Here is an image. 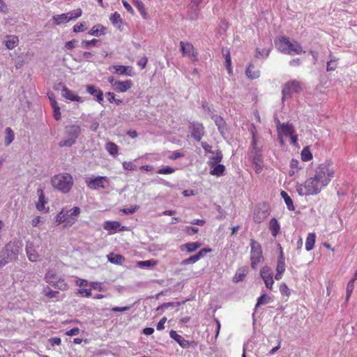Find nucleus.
Listing matches in <instances>:
<instances>
[{
    "label": "nucleus",
    "mask_w": 357,
    "mask_h": 357,
    "mask_svg": "<svg viewBox=\"0 0 357 357\" xmlns=\"http://www.w3.org/2000/svg\"><path fill=\"white\" fill-rule=\"evenodd\" d=\"M296 188L299 195L306 196L319 194L323 187L312 176L307 178L303 184H298Z\"/></svg>",
    "instance_id": "obj_3"
},
{
    "label": "nucleus",
    "mask_w": 357,
    "mask_h": 357,
    "mask_svg": "<svg viewBox=\"0 0 357 357\" xmlns=\"http://www.w3.org/2000/svg\"><path fill=\"white\" fill-rule=\"evenodd\" d=\"M106 28L101 24L93 26L89 31V34L94 36H100L105 34Z\"/></svg>",
    "instance_id": "obj_31"
},
{
    "label": "nucleus",
    "mask_w": 357,
    "mask_h": 357,
    "mask_svg": "<svg viewBox=\"0 0 357 357\" xmlns=\"http://www.w3.org/2000/svg\"><path fill=\"white\" fill-rule=\"evenodd\" d=\"M167 321V318L165 317H162L160 321L157 324V326H156V328L158 331H161L162 329H164L165 326V324Z\"/></svg>",
    "instance_id": "obj_64"
},
{
    "label": "nucleus",
    "mask_w": 357,
    "mask_h": 357,
    "mask_svg": "<svg viewBox=\"0 0 357 357\" xmlns=\"http://www.w3.org/2000/svg\"><path fill=\"white\" fill-rule=\"evenodd\" d=\"M51 285L53 287L61 291H66L68 289V284L65 282L63 279H61L59 277L58 278L57 280H56V282H52Z\"/></svg>",
    "instance_id": "obj_35"
},
{
    "label": "nucleus",
    "mask_w": 357,
    "mask_h": 357,
    "mask_svg": "<svg viewBox=\"0 0 357 357\" xmlns=\"http://www.w3.org/2000/svg\"><path fill=\"white\" fill-rule=\"evenodd\" d=\"M138 208H139L138 206H135L131 208H123L121 210V211L126 214H133L138 210Z\"/></svg>",
    "instance_id": "obj_62"
},
{
    "label": "nucleus",
    "mask_w": 357,
    "mask_h": 357,
    "mask_svg": "<svg viewBox=\"0 0 357 357\" xmlns=\"http://www.w3.org/2000/svg\"><path fill=\"white\" fill-rule=\"evenodd\" d=\"M100 43V40L97 39H92L91 40H82L81 43V47L85 49L90 48L91 46H97Z\"/></svg>",
    "instance_id": "obj_44"
},
{
    "label": "nucleus",
    "mask_w": 357,
    "mask_h": 357,
    "mask_svg": "<svg viewBox=\"0 0 357 357\" xmlns=\"http://www.w3.org/2000/svg\"><path fill=\"white\" fill-rule=\"evenodd\" d=\"M201 245L202 244L199 242H191L181 245L180 246V249L181 251L186 250L188 252H192L198 249Z\"/></svg>",
    "instance_id": "obj_26"
},
{
    "label": "nucleus",
    "mask_w": 357,
    "mask_h": 357,
    "mask_svg": "<svg viewBox=\"0 0 357 357\" xmlns=\"http://www.w3.org/2000/svg\"><path fill=\"white\" fill-rule=\"evenodd\" d=\"M112 23L115 26H119L122 24V19L120 14L118 12H114L109 17Z\"/></svg>",
    "instance_id": "obj_43"
},
{
    "label": "nucleus",
    "mask_w": 357,
    "mask_h": 357,
    "mask_svg": "<svg viewBox=\"0 0 357 357\" xmlns=\"http://www.w3.org/2000/svg\"><path fill=\"white\" fill-rule=\"evenodd\" d=\"M85 182L87 186L93 190L99 188L105 189L109 183V180L107 176H93L86 178Z\"/></svg>",
    "instance_id": "obj_8"
},
{
    "label": "nucleus",
    "mask_w": 357,
    "mask_h": 357,
    "mask_svg": "<svg viewBox=\"0 0 357 357\" xmlns=\"http://www.w3.org/2000/svg\"><path fill=\"white\" fill-rule=\"evenodd\" d=\"M301 158L303 161H308L312 158V154L311 153L308 147H305L301 151Z\"/></svg>",
    "instance_id": "obj_49"
},
{
    "label": "nucleus",
    "mask_w": 357,
    "mask_h": 357,
    "mask_svg": "<svg viewBox=\"0 0 357 357\" xmlns=\"http://www.w3.org/2000/svg\"><path fill=\"white\" fill-rule=\"evenodd\" d=\"M52 184L54 188L66 193L70 191L73 185V177L69 174L55 175L52 178Z\"/></svg>",
    "instance_id": "obj_5"
},
{
    "label": "nucleus",
    "mask_w": 357,
    "mask_h": 357,
    "mask_svg": "<svg viewBox=\"0 0 357 357\" xmlns=\"http://www.w3.org/2000/svg\"><path fill=\"white\" fill-rule=\"evenodd\" d=\"M260 275L266 284V287L269 289H272L274 281L273 279V274L271 268L268 266H264L261 269Z\"/></svg>",
    "instance_id": "obj_12"
},
{
    "label": "nucleus",
    "mask_w": 357,
    "mask_h": 357,
    "mask_svg": "<svg viewBox=\"0 0 357 357\" xmlns=\"http://www.w3.org/2000/svg\"><path fill=\"white\" fill-rule=\"evenodd\" d=\"M185 231L188 235H193L199 231V229L195 227L187 226Z\"/></svg>",
    "instance_id": "obj_59"
},
{
    "label": "nucleus",
    "mask_w": 357,
    "mask_h": 357,
    "mask_svg": "<svg viewBox=\"0 0 357 357\" xmlns=\"http://www.w3.org/2000/svg\"><path fill=\"white\" fill-rule=\"evenodd\" d=\"M121 227V224L118 221H110L107 220L105 221L103 225V228L105 230L109 231V230H119V231H124L126 229L125 226Z\"/></svg>",
    "instance_id": "obj_25"
},
{
    "label": "nucleus",
    "mask_w": 357,
    "mask_h": 357,
    "mask_svg": "<svg viewBox=\"0 0 357 357\" xmlns=\"http://www.w3.org/2000/svg\"><path fill=\"white\" fill-rule=\"evenodd\" d=\"M48 291H45V296L50 298H58L59 292L57 291H53L47 287Z\"/></svg>",
    "instance_id": "obj_57"
},
{
    "label": "nucleus",
    "mask_w": 357,
    "mask_h": 357,
    "mask_svg": "<svg viewBox=\"0 0 357 357\" xmlns=\"http://www.w3.org/2000/svg\"><path fill=\"white\" fill-rule=\"evenodd\" d=\"M186 301H183L181 302H169L165 303L157 308V310L159 309H167L169 307H178L182 304H184Z\"/></svg>",
    "instance_id": "obj_46"
},
{
    "label": "nucleus",
    "mask_w": 357,
    "mask_h": 357,
    "mask_svg": "<svg viewBox=\"0 0 357 357\" xmlns=\"http://www.w3.org/2000/svg\"><path fill=\"white\" fill-rule=\"evenodd\" d=\"M280 195L281 197L284 199L287 208L289 211H294L295 208L293 204V201L291 198L288 195V194L285 191H282Z\"/></svg>",
    "instance_id": "obj_36"
},
{
    "label": "nucleus",
    "mask_w": 357,
    "mask_h": 357,
    "mask_svg": "<svg viewBox=\"0 0 357 357\" xmlns=\"http://www.w3.org/2000/svg\"><path fill=\"white\" fill-rule=\"evenodd\" d=\"M211 171L210 174L213 176H221L224 175L225 172V167L219 163H210Z\"/></svg>",
    "instance_id": "obj_24"
},
{
    "label": "nucleus",
    "mask_w": 357,
    "mask_h": 357,
    "mask_svg": "<svg viewBox=\"0 0 357 357\" xmlns=\"http://www.w3.org/2000/svg\"><path fill=\"white\" fill-rule=\"evenodd\" d=\"M82 14L81 8L70 11L67 13L56 15L53 17V20L55 24L59 25L61 24L67 23L72 20H75L79 17Z\"/></svg>",
    "instance_id": "obj_9"
},
{
    "label": "nucleus",
    "mask_w": 357,
    "mask_h": 357,
    "mask_svg": "<svg viewBox=\"0 0 357 357\" xmlns=\"http://www.w3.org/2000/svg\"><path fill=\"white\" fill-rule=\"evenodd\" d=\"M107 152L112 155H116L119 151V146L114 142H108L105 145Z\"/></svg>",
    "instance_id": "obj_38"
},
{
    "label": "nucleus",
    "mask_w": 357,
    "mask_h": 357,
    "mask_svg": "<svg viewBox=\"0 0 357 357\" xmlns=\"http://www.w3.org/2000/svg\"><path fill=\"white\" fill-rule=\"evenodd\" d=\"M61 95L63 98L75 102H83L84 101L82 97H80L74 93V92L70 90L66 86H63L61 89Z\"/></svg>",
    "instance_id": "obj_17"
},
{
    "label": "nucleus",
    "mask_w": 357,
    "mask_h": 357,
    "mask_svg": "<svg viewBox=\"0 0 357 357\" xmlns=\"http://www.w3.org/2000/svg\"><path fill=\"white\" fill-rule=\"evenodd\" d=\"M22 243L20 241H13L8 243L0 254V266H3L9 261L17 258L20 251L22 250Z\"/></svg>",
    "instance_id": "obj_1"
},
{
    "label": "nucleus",
    "mask_w": 357,
    "mask_h": 357,
    "mask_svg": "<svg viewBox=\"0 0 357 357\" xmlns=\"http://www.w3.org/2000/svg\"><path fill=\"white\" fill-rule=\"evenodd\" d=\"M354 282L355 281L354 280H350L347 285L346 302H347L350 298L351 294L354 289Z\"/></svg>",
    "instance_id": "obj_47"
},
{
    "label": "nucleus",
    "mask_w": 357,
    "mask_h": 357,
    "mask_svg": "<svg viewBox=\"0 0 357 357\" xmlns=\"http://www.w3.org/2000/svg\"><path fill=\"white\" fill-rule=\"evenodd\" d=\"M201 145L206 153H213V151H212V146L208 144L207 142H202Z\"/></svg>",
    "instance_id": "obj_63"
},
{
    "label": "nucleus",
    "mask_w": 357,
    "mask_h": 357,
    "mask_svg": "<svg viewBox=\"0 0 357 357\" xmlns=\"http://www.w3.org/2000/svg\"><path fill=\"white\" fill-rule=\"evenodd\" d=\"M189 130L191 137L197 142H200L202 137L205 135V128L203 124L199 122H190Z\"/></svg>",
    "instance_id": "obj_10"
},
{
    "label": "nucleus",
    "mask_w": 357,
    "mask_h": 357,
    "mask_svg": "<svg viewBox=\"0 0 357 357\" xmlns=\"http://www.w3.org/2000/svg\"><path fill=\"white\" fill-rule=\"evenodd\" d=\"M292 92H294V91L289 87V84H288V83H286L284 85V86L282 88V100L284 101L285 99L289 98L291 96Z\"/></svg>",
    "instance_id": "obj_41"
},
{
    "label": "nucleus",
    "mask_w": 357,
    "mask_h": 357,
    "mask_svg": "<svg viewBox=\"0 0 357 357\" xmlns=\"http://www.w3.org/2000/svg\"><path fill=\"white\" fill-rule=\"evenodd\" d=\"M289 39L287 37L282 36L278 40H275V47L280 50L281 52L284 54L290 53L288 49V43Z\"/></svg>",
    "instance_id": "obj_20"
},
{
    "label": "nucleus",
    "mask_w": 357,
    "mask_h": 357,
    "mask_svg": "<svg viewBox=\"0 0 357 357\" xmlns=\"http://www.w3.org/2000/svg\"><path fill=\"white\" fill-rule=\"evenodd\" d=\"M175 172V169L169 166H166L165 167H162V168H160L158 171H157V173L158 174H172Z\"/></svg>",
    "instance_id": "obj_52"
},
{
    "label": "nucleus",
    "mask_w": 357,
    "mask_h": 357,
    "mask_svg": "<svg viewBox=\"0 0 357 357\" xmlns=\"http://www.w3.org/2000/svg\"><path fill=\"white\" fill-rule=\"evenodd\" d=\"M250 247L251 267L256 269L257 266L263 258L262 248L260 243L254 239L250 240Z\"/></svg>",
    "instance_id": "obj_7"
},
{
    "label": "nucleus",
    "mask_w": 357,
    "mask_h": 357,
    "mask_svg": "<svg viewBox=\"0 0 357 357\" xmlns=\"http://www.w3.org/2000/svg\"><path fill=\"white\" fill-rule=\"evenodd\" d=\"M135 6L138 9L142 17L146 19V13L145 12V8L143 2L141 0H133Z\"/></svg>",
    "instance_id": "obj_42"
},
{
    "label": "nucleus",
    "mask_w": 357,
    "mask_h": 357,
    "mask_svg": "<svg viewBox=\"0 0 357 357\" xmlns=\"http://www.w3.org/2000/svg\"><path fill=\"white\" fill-rule=\"evenodd\" d=\"M248 155L249 159L252 162L255 172L257 174L260 173L262 171L264 167L262 151L261 147H259L257 146V144H255V141L251 142Z\"/></svg>",
    "instance_id": "obj_4"
},
{
    "label": "nucleus",
    "mask_w": 357,
    "mask_h": 357,
    "mask_svg": "<svg viewBox=\"0 0 357 357\" xmlns=\"http://www.w3.org/2000/svg\"><path fill=\"white\" fill-rule=\"evenodd\" d=\"M271 301V298L266 294H262L260 297L258 298L257 304L255 305V308L259 307L261 305H264L268 303Z\"/></svg>",
    "instance_id": "obj_48"
},
{
    "label": "nucleus",
    "mask_w": 357,
    "mask_h": 357,
    "mask_svg": "<svg viewBox=\"0 0 357 357\" xmlns=\"http://www.w3.org/2000/svg\"><path fill=\"white\" fill-rule=\"evenodd\" d=\"M169 336L174 340L182 348L188 349L190 345V342L185 340L183 337L178 335L176 331L172 330L169 332Z\"/></svg>",
    "instance_id": "obj_18"
},
{
    "label": "nucleus",
    "mask_w": 357,
    "mask_h": 357,
    "mask_svg": "<svg viewBox=\"0 0 357 357\" xmlns=\"http://www.w3.org/2000/svg\"><path fill=\"white\" fill-rule=\"evenodd\" d=\"M269 229L274 237L278 234L280 230V225L276 218H273L271 219L269 222Z\"/></svg>",
    "instance_id": "obj_29"
},
{
    "label": "nucleus",
    "mask_w": 357,
    "mask_h": 357,
    "mask_svg": "<svg viewBox=\"0 0 357 357\" xmlns=\"http://www.w3.org/2000/svg\"><path fill=\"white\" fill-rule=\"evenodd\" d=\"M112 69H114V73L119 75L132 76V67L131 66L116 65L109 68V70H112Z\"/></svg>",
    "instance_id": "obj_16"
},
{
    "label": "nucleus",
    "mask_w": 357,
    "mask_h": 357,
    "mask_svg": "<svg viewBox=\"0 0 357 357\" xmlns=\"http://www.w3.org/2000/svg\"><path fill=\"white\" fill-rule=\"evenodd\" d=\"M181 50L183 55L188 54L193 61L197 60V52L193 45L189 43L180 42Z\"/></svg>",
    "instance_id": "obj_14"
},
{
    "label": "nucleus",
    "mask_w": 357,
    "mask_h": 357,
    "mask_svg": "<svg viewBox=\"0 0 357 357\" xmlns=\"http://www.w3.org/2000/svg\"><path fill=\"white\" fill-rule=\"evenodd\" d=\"M211 251V249L210 248H202L196 255H192L189 258L183 260L181 262V264L185 266L188 264H194L199 261L204 256V254L210 252Z\"/></svg>",
    "instance_id": "obj_15"
},
{
    "label": "nucleus",
    "mask_w": 357,
    "mask_h": 357,
    "mask_svg": "<svg viewBox=\"0 0 357 357\" xmlns=\"http://www.w3.org/2000/svg\"><path fill=\"white\" fill-rule=\"evenodd\" d=\"M26 252L30 261H36L38 259L39 255L36 252L33 244L30 241L26 243Z\"/></svg>",
    "instance_id": "obj_22"
},
{
    "label": "nucleus",
    "mask_w": 357,
    "mask_h": 357,
    "mask_svg": "<svg viewBox=\"0 0 357 357\" xmlns=\"http://www.w3.org/2000/svg\"><path fill=\"white\" fill-rule=\"evenodd\" d=\"M278 129L286 137L291 135L295 132L293 126L289 123H282Z\"/></svg>",
    "instance_id": "obj_32"
},
{
    "label": "nucleus",
    "mask_w": 357,
    "mask_h": 357,
    "mask_svg": "<svg viewBox=\"0 0 357 357\" xmlns=\"http://www.w3.org/2000/svg\"><path fill=\"white\" fill-rule=\"evenodd\" d=\"M64 211V218H66V225L71 226L77 221V216L80 214V208L77 206H75L70 210L63 208Z\"/></svg>",
    "instance_id": "obj_11"
},
{
    "label": "nucleus",
    "mask_w": 357,
    "mask_h": 357,
    "mask_svg": "<svg viewBox=\"0 0 357 357\" xmlns=\"http://www.w3.org/2000/svg\"><path fill=\"white\" fill-rule=\"evenodd\" d=\"M316 235L314 233H309L307 234L306 242H305V249L307 251H310L313 249L314 243H315Z\"/></svg>",
    "instance_id": "obj_33"
},
{
    "label": "nucleus",
    "mask_w": 357,
    "mask_h": 357,
    "mask_svg": "<svg viewBox=\"0 0 357 357\" xmlns=\"http://www.w3.org/2000/svg\"><path fill=\"white\" fill-rule=\"evenodd\" d=\"M215 156L211 158L213 162L211 163H220L222 160V154L220 150H217L215 152H213Z\"/></svg>",
    "instance_id": "obj_53"
},
{
    "label": "nucleus",
    "mask_w": 357,
    "mask_h": 357,
    "mask_svg": "<svg viewBox=\"0 0 357 357\" xmlns=\"http://www.w3.org/2000/svg\"><path fill=\"white\" fill-rule=\"evenodd\" d=\"M123 167L125 169H127V170H135L136 169L135 165H134L133 162L131 161L123 162Z\"/></svg>",
    "instance_id": "obj_60"
},
{
    "label": "nucleus",
    "mask_w": 357,
    "mask_h": 357,
    "mask_svg": "<svg viewBox=\"0 0 357 357\" xmlns=\"http://www.w3.org/2000/svg\"><path fill=\"white\" fill-rule=\"evenodd\" d=\"M156 261L153 259L146 260V261H140L137 263L138 266L141 268L142 267H151L156 265Z\"/></svg>",
    "instance_id": "obj_51"
},
{
    "label": "nucleus",
    "mask_w": 357,
    "mask_h": 357,
    "mask_svg": "<svg viewBox=\"0 0 357 357\" xmlns=\"http://www.w3.org/2000/svg\"><path fill=\"white\" fill-rule=\"evenodd\" d=\"M248 273L247 268L245 267H243L239 268L236 273L233 281L234 282H238L243 281Z\"/></svg>",
    "instance_id": "obj_34"
},
{
    "label": "nucleus",
    "mask_w": 357,
    "mask_h": 357,
    "mask_svg": "<svg viewBox=\"0 0 357 357\" xmlns=\"http://www.w3.org/2000/svg\"><path fill=\"white\" fill-rule=\"evenodd\" d=\"M289 84V87L295 93H299L302 91L301 82L297 80H292L287 82Z\"/></svg>",
    "instance_id": "obj_45"
},
{
    "label": "nucleus",
    "mask_w": 357,
    "mask_h": 357,
    "mask_svg": "<svg viewBox=\"0 0 357 357\" xmlns=\"http://www.w3.org/2000/svg\"><path fill=\"white\" fill-rule=\"evenodd\" d=\"M335 171L329 164H321L315 169L314 178L323 187H326L334 177Z\"/></svg>",
    "instance_id": "obj_2"
},
{
    "label": "nucleus",
    "mask_w": 357,
    "mask_h": 357,
    "mask_svg": "<svg viewBox=\"0 0 357 357\" xmlns=\"http://www.w3.org/2000/svg\"><path fill=\"white\" fill-rule=\"evenodd\" d=\"M81 133V127L78 125H70L65 128V135L67 139L61 140L59 143L60 147H70L75 144L77 139Z\"/></svg>",
    "instance_id": "obj_6"
},
{
    "label": "nucleus",
    "mask_w": 357,
    "mask_h": 357,
    "mask_svg": "<svg viewBox=\"0 0 357 357\" xmlns=\"http://www.w3.org/2000/svg\"><path fill=\"white\" fill-rule=\"evenodd\" d=\"M6 135L5 137L4 143H5L6 146H8L14 140L15 135H14L13 130L9 127L6 128Z\"/></svg>",
    "instance_id": "obj_37"
},
{
    "label": "nucleus",
    "mask_w": 357,
    "mask_h": 357,
    "mask_svg": "<svg viewBox=\"0 0 357 357\" xmlns=\"http://www.w3.org/2000/svg\"><path fill=\"white\" fill-rule=\"evenodd\" d=\"M337 67L336 61L335 59H331L330 61L327 62V71L334 70Z\"/></svg>",
    "instance_id": "obj_56"
},
{
    "label": "nucleus",
    "mask_w": 357,
    "mask_h": 357,
    "mask_svg": "<svg viewBox=\"0 0 357 357\" xmlns=\"http://www.w3.org/2000/svg\"><path fill=\"white\" fill-rule=\"evenodd\" d=\"M291 51H293V54H300L303 52L302 46L297 41H294L293 43V49H291Z\"/></svg>",
    "instance_id": "obj_55"
},
{
    "label": "nucleus",
    "mask_w": 357,
    "mask_h": 357,
    "mask_svg": "<svg viewBox=\"0 0 357 357\" xmlns=\"http://www.w3.org/2000/svg\"><path fill=\"white\" fill-rule=\"evenodd\" d=\"M245 74L251 79L258 78L260 75V72L252 63L248 66Z\"/></svg>",
    "instance_id": "obj_27"
},
{
    "label": "nucleus",
    "mask_w": 357,
    "mask_h": 357,
    "mask_svg": "<svg viewBox=\"0 0 357 357\" xmlns=\"http://www.w3.org/2000/svg\"><path fill=\"white\" fill-rule=\"evenodd\" d=\"M81 56H79V59L77 61H92V57L93 54L90 52H84L81 53Z\"/></svg>",
    "instance_id": "obj_50"
},
{
    "label": "nucleus",
    "mask_w": 357,
    "mask_h": 357,
    "mask_svg": "<svg viewBox=\"0 0 357 357\" xmlns=\"http://www.w3.org/2000/svg\"><path fill=\"white\" fill-rule=\"evenodd\" d=\"M59 276L54 273V271L50 270L45 274V279L47 283L51 284L52 282H56V280H57Z\"/></svg>",
    "instance_id": "obj_40"
},
{
    "label": "nucleus",
    "mask_w": 357,
    "mask_h": 357,
    "mask_svg": "<svg viewBox=\"0 0 357 357\" xmlns=\"http://www.w3.org/2000/svg\"><path fill=\"white\" fill-rule=\"evenodd\" d=\"M211 119L213 120L215 126L218 127V130L222 135L227 131V123L224 119L217 114H213Z\"/></svg>",
    "instance_id": "obj_19"
},
{
    "label": "nucleus",
    "mask_w": 357,
    "mask_h": 357,
    "mask_svg": "<svg viewBox=\"0 0 357 357\" xmlns=\"http://www.w3.org/2000/svg\"><path fill=\"white\" fill-rule=\"evenodd\" d=\"M18 43V38L16 36H10L8 39L5 40V45L9 50L15 48Z\"/></svg>",
    "instance_id": "obj_39"
},
{
    "label": "nucleus",
    "mask_w": 357,
    "mask_h": 357,
    "mask_svg": "<svg viewBox=\"0 0 357 357\" xmlns=\"http://www.w3.org/2000/svg\"><path fill=\"white\" fill-rule=\"evenodd\" d=\"M48 342L50 344L52 347H54L55 345H60L61 344V340L60 337H51L48 340Z\"/></svg>",
    "instance_id": "obj_58"
},
{
    "label": "nucleus",
    "mask_w": 357,
    "mask_h": 357,
    "mask_svg": "<svg viewBox=\"0 0 357 357\" xmlns=\"http://www.w3.org/2000/svg\"><path fill=\"white\" fill-rule=\"evenodd\" d=\"M107 259L112 264L121 265L125 261V257L121 255L110 253L107 255Z\"/></svg>",
    "instance_id": "obj_28"
},
{
    "label": "nucleus",
    "mask_w": 357,
    "mask_h": 357,
    "mask_svg": "<svg viewBox=\"0 0 357 357\" xmlns=\"http://www.w3.org/2000/svg\"><path fill=\"white\" fill-rule=\"evenodd\" d=\"M199 3L195 1H190L188 6L187 16L190 20H197L199 15Z\"/></svg>",
    "instance_id": "obj_13"
},
{
    "label": "nucleus",
    "mask_w": 357,
    "mask_h": 357,
    "mask_svg": "<svg viewBox=\"0 0 357 357\" xmlns=\"http://www.w3.org/2000/svg\"><path fill=\"white\" fill-rule=\"evenodd\" d=\"M280 293L284 295V296H286L287 297H289L290 296V294H291V291H290V289L288 287V286L285 284V283H282L280 286Z\"/></svg>",
    "instance_id": "obj_54"
},
{
    "label": "nucleus",
    "mask_w": 357,
    "mask_h": 357,
    "mask_svg": "<svg viewBox=\"0 0 357 357\" xmlns=\"http://www.w3.org/2000/svg\"><path fill=\"white\" fill-rule=\"evenodd\" d=\"M86 91L91 96L96 98V101L102 104L103 102V92L94 85H87Z\"/></svg>",
    "instance_id": "obj_21"
},
{
    "label": "nucleus",
    "mask_w": 357,
    "mask_h": 357,
    "mask_svg": "<svg viewBox=\"0 0 357 357\" xmlns=\"http://www.w3.org/2000/svg\"><path fill=\"white\" fill-rule=\"evenodd\" d=\"M280 254L277 261L276 272L284 273L285 271L284 256L281 246H280Z\"/></svg>",
    "instance_id": "obj_30"
},
{
    "label": "nucleus",
    "mask_w": 357,
    "mask_h": 357,
    "mask_svg": "<svg viewBox=\"0 0 357 357\" xmlns=\"http://www.w3.org/2000/svg\"><path fill=\"white\" fill-rule=\"evenodd\" d=\"M64 211H63L62 209L61 212L56 215V222H57L58 223L66 222V218H64Z\"/></svg>",
    "instance_id": "obj_61"
},
{
    "label": "nucleus",
    "mask_w": 357,
    "mask_h": 357,
    "mask_svg": "<svg viewBox=\"0 0 357 357\" xmlns=\"http://www.w3.org/2000/svg\"><path fill=\"white\" fill-rule=\"evenodd\" d=\"M132 86L131 80L116 81L114 89L119 93H124L129 90Z\"/></svg>",
    "instance_id": "obj_23"
}]
</instances>
